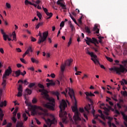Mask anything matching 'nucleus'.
<instances>
[{"mask_svg": "<svg viewBox=\"0 0 127 127\" xmlns=\"http://www.w3.org/2000/svg\"><path fill=\"white\" fill-rule=\"evenodd\" d=\"M68 90L69 91L68 92V95L70 98L71 99L72 101L74 102V105L71 107L72 111L74 113V115L73 117V119L76 125H78V123L81 121V118H80V114L79 113V112L78 111V108H77V100L75 97V93L74 92V90L73 89H71L70 88H68Z\"/></svg>", "mask_w": 127, "mask_h": 127, "instance_id": "1", "label": "nucleus"}, {"mask_svg": "<svg viewBox=\"0 0 127 127\" xmlns=\"http://www.w3.org/2000/svg\"><path fill=\"white\" fill-rule=\"evenodd\" d=\"M43 89H39V92L42 93V95H44L45 99H46L49 102L44 104V107L47 109H49L51 111H55V100L54 98H51L49 97V95L47 94L48 92L47 90L42 88Z\"/></svg>", "mask_w": 127, "mask_h": 127, "instance_id": "2", "label": "nucleus"}, {"mask_svg": "<svg viewBox=\"0 0 127 127\" xmlns=\"http://www.w3.org/2000/svg\"><path fill=\"white\" fill-rule=\"evenodd\" d=\"M122 64H120V67L114 66L109 68L110 71H112V73L116 72L117 74L121 75V73H125L127 71V60H124L122 62Z\"/></svg>", "mask_w": 127, "mask_h": 127, "instance_id": "3", "label": "nucleus"}, {"mask_svg": "<svg viewBox=\"0 0 127 127\" xmlns=\"http://www.w3.org/2000/svg\"><path fill=\"white\" fill-rule=\"evenodd\" d=\"M73 62V60L72 59L67 60L66 61L64 62V64H62L61 65L60 69L61 71L59 73L60 77L61 79H63L64 78V72L65 71V69L66 66H70L71 65V63Z\"/></svg>", "mask_w": 127, "mask_h": 127, "instance_id": "4", "label": "nucleus"}, {"mask_svg": "<svg viewBox=\"0 0 127 127\" xmlns=\"http://www.w3.org/2000/svg\"><path fill=\"white\" fill-rule=\"evenodd\" d=\"M67 107V103L63 99L62 102H60L59 108L60 109L59 117L60 118H65L67 116V112H63Z\"/></svg>", "mask_w": 127, "mask_h": 127, "instance_id": "5", "label": "nucleus"}, {"mask_svg": "<svg viewBox=\"0 0 127 127\" xmlns=\"http://www.w3.org/2000/svg\"><path fill=\"white\" fill-rule=\"evenodd\" d=\"M85 41H86V43L87 45H90V43H93L96 47H98V45H97V44H99V43H102V40H99L98 41L95 38H92L91 39V38L87 37H86V39H85Z\"/></svg>", "mask_w": 127, "mask_h": 127, "instance_id": "6", "label": "nucleus"}, {"mask_svg": "<svg viewBox=\"0 0 127 127\" xmlns=\"http://www.w3.org/2000/svg\"><path fill=\"white\" fill-rule=\"evenodd\" d=\"M38 36L40 37L39 38V41L38 42V44H40L41 43L44 42V41H46V39L48 36V32L47 31L43 32L42 36V34H41V32H39Z\"/></svg>", "mask_w": 127, "mask_h": 127, "instance_id": "7", "label": "nucleus"}, {"mask_svg": "<svg viewBox=\"0 0 127 127\" xmlns=\"http://www.w3.org/2000/svg\"><path fill=\"white\" fill-rule=\"evenodd\" d=\"M25 103L26 105H27L28 107H31L32 110V114L33 115H35L36 114V110H38L39 111H43V108L41 106H37L36 105H31V104H28V102L27 101H25Z\"/></svg>", "mask_w": 127, "mask_h": 127, "instance_id": "8", "label": "nucleus"}, {"mask_svg": "<svg viewBox=\"0 0 127 127\" xmlns=\"http://www.w3.org/2000/svg\"><path fill=\"white\" fill-rule=\"evenodd\" d=\"M50 118L53 119L52 120H51L50 119L45 120V122L46 124L48 125V127H51L52 125H56V124H57V120H56V119H55L54 115L50 114Z\"/></svg>", "mask_w": 127, "mask_h": 127, "instance_id": "9", "label": "nucleus"}, {"mask_svg": "<svg viewBox=\"0 0 127 127\" xmlns=\"http://www.w3.org/2000/svg\"><path fill=\"white\" fill-rule=\"evenodd\" d=\"M12 70L10 66H8V69L5 71L4 74L3 75L2 79L6 78L7 76H9L11 74Z\"/></svg>", "mask_w": 127, "mask_h": 127, "instance_id": "10", "label": "nucleus"}, {"mask_svg": "<svg viewBox=\"0 0 127 127\" xmlns=\"http://www.w3.org/2000/svg\"><path fill=\"white\" fill-rule=\"evenodd\" d=\"M85 94L86 95V99L90 102V103H93V101L89 97H95V94L92 93V92L89 93L88 92H85Z\"/></svg>", "mask_w": 127, "mask_h": 127, "instance_id": "11", "label": "nucleus"}, {"mask_svg": "<svg viewBox=\"0 0 127 127\" xmlns=\"http://www.w3.org/2000/svg\"><path fill=\"white\" fill-rule=\"evenodd\" d=\"M57 4H58V5H60V6L62 7L63 9H67V8L66 7V5L61 2L60 1H57Z\"/></svg>", "mask_w": 127, "mask_h": 127, "instance_id": "12", "label": "nucleus"}, {"mask_svg": "<svg viewBox=\"0 0 127 127\" xmlns=\"http://www.w3.org/2000/svg\"><path fill=\"white\" fill-rule=\"evenodd\" d=\"M55 85H56L55 82L53 80H51L50 82L47 83V87L49 88L50 86H55Z\"/></svg>", "mask_w": 127, "mask_h": 127, "instance_id": "13", "label": "nucleus"}, {"mask_svg": "<svg viewBox=\"0 0 127 127\" xmlns=\"http://www.w3.org/2000/svg\"><path fill=\"white\" fill-rule=\"evenodd\" d=\"M0 32L1 34L3 35V39L5 41H6V36H7V35L5 34V32H4V30L2 29H0Z\"/></svg>", "mask_w": 127, "mask_h": 127, "instance_id": "14", "label": "nucleus"}, {"mask_svg": "<svg viewBox=\"0 0 127 127\" xmlns=\"http://www.w3.org/2000/svg\"><path fill=\"white\" fill-rule=\"evenodd\" d=\"M86 53L88 54V55H90L91 57H93V58H97V56L94 54L93 52H90L89 50H87Z\"/></svg>", "mask_w": 127, "mask_h": 127, "instance_id": "15", "label": "nucleus"}, {"mask_svg": "<svg viewBox=\"0 0 127 127\" xmlns=\"http://www.w3.org/2000/svg\"><path fill=\"white\" fill-rule=\"evenodd\" d=\"M46 14L47 15V16H47L46 17V19H49L50 18H51L53 16V13H52V12H47V13H46Z\"/></svg>", "mask_w": 127, "mask_h": 127, "instance_id": "16", "label": "nucleus"}, {"mask_svg": "<svg viewBox=\"0 0 127 127\" xmlns=\"http://www.w3.org/2000/svg\"><path fill=\"white\" fill-rule=\"evenodd\" d=\"M93 31H96L95 32L97 34L99 33L100 30L99 29V28H98V25H94V27L93 28Z\"/></svg>", "mask_w": 127, "mask_h": 127, "instance_id": "17", "label": "nucleus"}, {"mask_svg": "<svg viewBox=\"0 0 127 127\" xmlns=\"http://www.w3.org/2000/svg\"><path fill=\"white\" fill-rule=\"evenodd\" d=\"M84 109H85V111L87 112V114H89V111H90V110H91V105L88 104V105H86V107H84Z\"/></svg>", "mask_w": 127, "mask_h": 127, "instance_id": "18", "label": "nucleus"}, {"mask_svg": "<svg viewBox=\"0 0 127 127\" xmlns=\"http://www.w3.org/2000/svg\"><path fill=\"white\" fill-rule=\"evenodd\" d=\"M53 95H55L57 96V99L59 101L60 100V98H59V96H60V93L58 91L54 92L53 93Z\"/></svg>", "mask_w": 127, "mask_h": 127, "instance_id": "19", "label": "nucleus"}, {"mask_svg": "<svg viewBox=\"0 0 127 127\" xmlns=\"http://www.w3.org/2000/svg\"><path fill=\"white\" fill-rule=\"evenodd\" d=\"M98 113L100 114V117L104 120V121L106 120V118H105V115H103V112H102V110H98Z\"/></svg>", "mask_w": 127, "mask_h": 127, "instance_id": "20", "label": "nucleus"}, {"mask_svg": "<svg viewBox=\"0 0 127 127\" xmlns=\"http://www.w3.org/2000/svg\"><path fill=\"white\" fill-rule=\"evenodd\" d=\"M124 55H127V44L124 45Z\"/></svg>", "mask_w": 127, "mask_h": 127, "instance_id": "21", "label": "nucleus"}, {"mask_svg": "<svg viewBox=\"0 0 127 127\" xmlns=\"http://www.w3.org/2000/svg\"><path fill=\"white\" fill-rule=\"evenodd\" d=\"M69 16H70V18H71V19L73 20V21L74 22V23H75V24H76L77 25H78V26H79V24H78L77 21H76V19L75 18H74V17H73V16H72L71 13H69Z\"/></svg>", "mask_w": 127, "mask_h": 127, "instance_id": "22", "label": "nucleus"}, {"mask_svg": "<svg viewBox=\"0 0 127 127\" xmlns=\"http://www.w3.org/2000/svg\"><path fill=\"white\" fill-rule=\"evenodd\" d=\"M121 84L122 85V86H124V85H125V84L126 85H127V80L125 79H123L122 81H120Z\"/></svg>", "mask_w": 127, "mask_h": 127, "instance_id": "23", "label": "nucleus"}, {"mask_svg": "<svg viewBox=\"0 0 127 127\" xmlns=\"http://www.w3.org/2000/svg\"><path fill=\"white\" fill-rule=\"evenodd\" d=\"M2 86L3 87V89H4V88H5V86H6V80L4 79V78H3Z\"/></svg>", "mask_w": 127, "mask_h": 127, "instance_id": "24", "label": "nucleus"}, {"mask_svg": "<svg viewBox=\"0 0 127 127\" xmlns=\"http://www.w3.org/2000/svg\"><path fill=\"white\" fill-rule=\"evenodd\" d=\"M3 114L2 113V110L0 108V121H2L3 118Z\"/></svg>", "mask_w": 127, "mask_h": 127, "instance_id": "25", "label": "nucleus"}, {"mask_svg": "<svg viewBox=\"0 0 127 127\" xmlns=\"http://www.w3.org/2000/svg\"><path fill=\"white\" fill-rule=\"evenodd\" d=\"M5 107L6 106V101H4V102H1L0 103V108H2V107Z\"/></svg>", "mask_w": 127, "mask_h": 127, "instance_id": "26", "label": "nucleus"}, {"mask_svg": "<svg viewBox=\"0 0 127 127\" xmlns=\"http://www.w3.org/2000/svg\"><path fill=\"white\" fill-rule=\"evenodd\" d=\"M104 110H105V114L106 116H109V112H110V110L106 108V107H104Z\"/></svg>", "mask_w": 127, "mask_h": 127, "instance_id": "27", "label": "nucleus"}, {"mask_svg": "<svg viewBox=\"0 0 127 127\" xmlns=\"http://www.w3.org/2000/svg\"><path fill=\"white\" fill-rule=\"evenodd\" d=\"M15 74L16 77H18L20 75H21V72L20 71V70H18L15 72Z\"/></svg>", "mask_w": 127, "mask_h": 127, "instance_id": "28", "label": "nucleus"}, {"mask_svg": "<svg viewBox=\"0 0 127 127\" xmlns=\"http://www.w3.org/2000/svg\"><path fill=\"white\" fill-rule=\"evenodd\" d=\"M31 61H32V63H36V64H38V63H39L38 60H36L33 58H31Z\"/></svg>", "mask_w": 127, "mask_h": 127, "instance_id": "29", "label": "nucleus"}, {"mask_svg": "<svg viewBox=\"0 0 127 127\" xmlns=\"http://www.w3.org/2000/svg\"><path fill=\"white\" fill-rule=\"evenodd\" d=\"M26 52H27L28 54H29V52H33V51L32 50V48H31V47H29L26 50Z\"/></svg>", "mask_w": 127, "mask_h": 127, "instance_id": "30", "label": "nucleus"}, {"mask_svg": "<svg viewBox=\"0 0 127 127\" xmlns=\"http://www.w3.org/2000/svg\"><path fill=\"white\" fill-rule=\"evenodd\" d=\"M85 30L86 32H87V33H88V34H90V33H91V30H90V28H89V27H85Z\"/></svg>", "mask_w": 127, "mask_h": 127, "instance_id": "31", "label": "nucleus"}, {"mask_svg": "<svg viewBox=\"0 0 127 127\" xmlns=\"http://www.w3.org/2000/svg\"><path fill=\"white\" fill-rule=\"evenodd\" d=\"M37 15L38 17H39V20H41V18H42V15L41 14V13L39 12V11L37 12Z\"/></svg>", "mask_w": 127, "mask_h": 127, "instance_id": "32", "label": "nucleus"}, {"mask_svg": "<svg viewBox=\"0 0 127 127\" xmlns=\"http://www.w3.org/2000/svg\"><path fill=\"white\" fill-rule=\"evenodd\" d=\"M23 118H24V122H26V120L28 119V117L26 116V113L23 114Z\"/></svg>", "mask_w": 127, "mask_h": 127, "instance_id": "33", "label": "nucleus"}, {"mask_svg": "<svg viewBox=\"0 0 127 127\" xmlns=\"http://www.w3.org/2000/svg\"><path fill=\"white\" fill-rule=\"evenodd\" d=\"M91 60L92 61H93V62H94V63H95V64H100V62H99L96 59L91 58Z\"/></svg>", "mask_w": 127, "mask_h": 127, "instance_id": "34", "label": "nucleus"}, {"mask_svg": "<svg viewBox=\"0 0 127 127\" xmlns=\"http://www.w3.org/2000/svg\"><path fill=\"white\" fill-rule=\"evenodd\" d=\"M25 4H26V5H27L28 4H30V5H31V4H32V3L29 1H28V0H25Z\"/></svg>", "mask_w": 127, "mask_h": 127, "instance_id": "35", "label": "nucleus"}, {"mask_svg": "<svg viewBox=\"0 0 127 127\" xmlns=\"http://www.w3.org/2000/svg\"><path fill=\"white\" fill-rule=\"evenodd\" d=\"M105 58H106L107 60H108V61H109V62H113V59L107 57V56H105Z\"/></svg>", "mask_w": 127, "mask_h": 127, "instance_id": "36", "label": "nucleus"}, {"mask_svg": "<svg viewBox=\"0 0 127 127\" xmlns=\"http://www.w3.org/2000/svg\"><path fill=\"white\" fill-rule=\"evenodd\" d=\"M23 124L21 123L17 122L16 125V127H22Z\"/></svg>", "mask_w": 127, "mask_h": 127, "instance_id": "37", "label": "nucleus"}, {"mask_svg": "<svg viewBox=\"0 0 127 127\" xmlns=\"http://www.w3.org/2000/svg\"><path fill=\"white\" fill-rule=\"evenodd\" d=\"M121 94L124 96V97H127V91H121Z\"/></svg>", "mask_w": 127, "mask_h": 127, "instance_id": "38", "label": "nucleus"}, {"mask_svg": "<svg viewBox=\"0 0 127 127\" xmlns=\"http://www.w3.org/2000/svg\"><path fill=\"white\" fill-rule=\"evenodd\" d=\"M71 43H72V38H70L68 41V42L67 43V47H69L70 45H71Z\"/></svg>", "mask_w": 127, "mask_h": 127, "instance_id": "39", "label": "nucleus"}, {"mask_svg": "<svg viewBox=\"0 0 127 127\" xmlns=\"http://www.w3.org/2000/svg\"><path fill=\"white\" fill-rule=\"evenodd\" d=\"M18 92H22V85H19V87L18 88Z\"/></svg>", "mask_w": 127, "mask_h": 127, "instance_id": "40", "label": "nucleus"}, {"mask_svg": "<svg viewBox=\"0 0 127 127\" xmlns=\"http://www.w3.org/2000/svg\"><path fill=\"white\" fill-rule=\"evenodd\" d=\"M26 92H27L28 95H31V93H32V91H31V90H30L28 88H27L26 89Z\"/></svg>", "mask_w": 127, "mask_h": 127, "instance_id": "41", "label": "nucleus"}, {"mask_svg": "<svg viewBox=\"0 0 127 127\" xmlns=\"http://www.w3.org/2000/svg\"><path fill=\"white\" fill-rule=\"evenodd\" d=\"M38 87L41 88V89H44V86L41 83L38 84Z\"/></svg>", "mask_w": 127, "mask_h": 127, "instance_id": "42", "label": "nucleus"}, {"mask_svg": "<svg viewBox=\"0 0 127 127\" xmlns=\"http://www.w3.org/2000/svg\"><path fill=\"white\" fill-rule=\"evenodd\" d=\"M20 60L21 62H22V63H24V64H26V61L24 59L20 58Z\"/></svg>", "mask_w": 127, "mask_h": 127, "instance_id": "43", "label": "nucleus"}, {"mask_svg": "<svg viewBox=\"0 0 127 127\" xmlns=\"http://www.w3.org/2000/svg\"><path fill=\"white\" fill-rule=\"evenodd\" d=\"M35 86V83H31L29 85V88H32V87H34Z\"/></svg>", "mask_w": 127, "mask_h": 127, "instance_id": "44", "label": "nucleus"}, {"mask_svg": "<svg viewBox=\"0 0 127 127\" xmlns=\"http://www.w3.org/2000/svg\"><path fill=\"white\" fill-rule=\"evenodd\" d=\"M22 96V91H18L17 97H21Z\"/></svg>", "mask_w": 127, "mask_h": 127, "instance_id": "45", "label": "nucleus"}, {"mask_svg": "<svg viewBox=\"0 0 127 127\" xmlns=\"http://www.w3.org/2000/svg\"><path fill=\"white\" fill-rule=\"evenodd\" d=\"M64 24H65L64 22L62 21L60 25V27H64Z\"/></svg>", "mask_w": 127, "mask_h": 127, "instance_id": "46", "label": "nucleus"}, {"mask_svg": "<svg viewBox=\"0 0 127 127\" xmlns=\"http://www.w3.org/2000/svg\"><path fill=\"white\" fill-rule=\"evenodd\" d=\"M6 6L7 8H10L11 7L10 4H9V3H7V2L6 3Z\"/></svg>", "mask_w": 127, "mask_h": 127, "instance_id": "47", "label": "nucleus"}, {"mask_svg": "<svg viewBox=\"0 0 127 127\" xmlns=\"http://www.w3.org/2000/svg\"><path fill=\"white\" fill-rule=\"evenodd\" d=\"M32 102L33 104H36L37 103V100H36V98H33L32 100Z\"/></svg>", "mask_w": 127, "mask_h": 127, "instance_id": "48", "label": "nucleus"}, {"mask_svg": "<svg viewBox=\"0 0 127 127\" xmlns=\"http://www.w3.org/2000/svg\"><path fill=\"white\" fill-rule=\"evenodd\" d=\"M82 16H81L78 20V21L79 22V23H80V24H82Z\"/></svg>", "mask_w": 127, "mask_h": 127, "instance_id": "49", "label": "nucleus"}, {"mask_svg": "<svg viewBox=\"0 0 127 127\" xmlns=\"http://www.w3.org/2000/svg\"><path fill=\"white\" fill-rule=\"evenodd\" d=\"M14 124H15L16 123V121H17V120L16 119V118H15V117H13L12 119Z\"/></svg>", "mask_w": 127, "mask_h": 127, "instance_id": "50", "label": "nucleus"}, {"mask_svg": "<svg viewBox=\"0 0 127 127\" xmlns=\"http://www.w3.org/2000/svg\"><path fill=\"white\" fill-rule=\"evenodd\" d=\"M43 9L44 11V12H45V13H47V12H48V9H47V8H44V7L43 6Z\"/></svg>", "mask_w": 127, "mask_h": 127, "instance_id": "51", "label": "nucleus"}, {"mask_svg": "<svg viewBox=\"0 0 127 127\" xmlns=\"http://www.w3.org/2000/svg\"><path fill=\"white\" fill-rule=\"evenodd\" d=\"M31 40L33 42H35V41H36V39L33 37H31Z\"/></svg>", "mask_w": 127, "mask_h": 127, "instance_id": "52", "label": "nucleus"}, {"mask_svg": "<svg viewBox=\"0 0 127 127\" xmlns=\"http://www.w3.org/2000/svg\"><path fill=\"white\" fill-rule=\"evenodd\" d=\"M112 99L113 100H114V101H115V102H118V99L116 98V95H113V97H112Z\"/></svg>", "mask_w": 127, "mask_h": 127, "instance_id": "53", "label": "nucleus"}, {"mask_svg": "<svg viewBox=\"0 0 127 127\" xmlns=\"http://www.w3.org/2000/svg\"><path fill=\"white\" fill-rule=\"evenodd\" d=\"M85 78H88V75L86 74H84V76L81 78V79L82 80H84V79H85Z\"/></svg>", "mask_w": 127, "mask_h": 127, "instance_id": "54", "label": "nucleus"}, {"mask_svg": "<svg viewBox=\"0 0 127 127\" xmlns=\"http://www.w3.org/2000/svg\"><path fill=\"white\" fill-rule=\"evenodd\" d=\"M115 114H117V115H121V114L120 113V112L118 110H116L115 111Z\"/></svg>", "mask_w": 127, "mask_h": 127, "instance_id": "55", "label": "nucleus"}, {"mask_svg": "<svg viewBox=\"0 0 127 127\" xmlns=\"http://www.w3.org/2000/svg\"><path fill=\"white\" fill-rule=\"evenodd\" d=\"M26 74V71L25 70H24L23 72H21V75H22V76H24V75H25Z\"/></svg>", "mask_w": 127, "mask_h": 127, "instance_id": "56", "label": "nucleus"}, {"mask_svg": "<svg viewBox=\"0 0 127 127\" xmlns=\"http://www.w3.org/2000/svg\"><path fill=\"white\" fill-rule=\"evenodd\" d=\"M16 66H17V68H20V67H22V65L20 64H16Z\"/></svg>", "mask_w": 127, "mask_h": 127, "instance_id": "57", "label": "nucleus"}, {"mask_svg": "<svg viewBox=\"0 0 127 127\" xmlns=\"http://www.w3.org/2000/svg\"><path fill=\"white\" fill-rule=\"evenodd\" d=\"M79 112H80V113H84V108H80Z\"/></svg>", "mask_w": 127, "mask_h": 127, "instance_id": "58", "label": "nucleus"}, {"mask_svg": "<svg viewBox=\"0 0 127 127\" xmlns=\"http://www.w3.org/2000/svg\"><path fill=\"white\" fill-rule=\"evenodd\" d=\"M0 52L2 54H3L4 53V51H3V49L2 48H0Z\"/></svg>", "mask_w": 127, "mask_h": 127, "instance_id": "59", "label": "nucleus"}, {"mask_svg": "<svg viewBox=\"0 0 127 127\" xmlns=\"http://www.w3.org/2000/svg\"><path fill=\"white\" fill-rule=\"evenodd\" d=\"M99 122H100V123L102 124V125H103V126H106V123L105 122H104L103 121L99 120Z\"/></svg>", "mask_w": 127, "mask_h": 127, "instance_id": "60", "label": "nucleus"}, {"mask_svg": "<svg viewBox=\"0 0 127 127\" xmlns=\"http://www.w3.org/2000/svg\"><path fill=\"white\" fill-rule=\"evenodd\" d=\"M35 2L37 4H39L41 2V1L40 0H37Z\"/></svg>", "mask_w": 127, "mask_h": 127, "instance_id": "61", "label": "nucleus"}, {"mask_svg": "<svg viewBox=\"0 0 127 127\" xmlns=\"http://www.w3.org/2000/svg\"><path fill=\"white\" fill-rule=\"evenodd\" d=\"M11 126H12V124L11 123H8L6 127H11Z\"/></svg>", "mask_w": 127, "mask_h": 127, "instance_id": "62", "label": "nucleus"}, {"mask_svg": "<svg viewBox=\"0 0 127 127\" xmlns=\"http://www.w3.org/2000/svg\"><path fill=\"white\" fill-rule=\"evenodd\" d=\"M50 76H51V77L52 78H55V74H54V73H52V74L50 75Z\"/></svg>", "mask_w": 127, "mask_h": 127, "instance_id": "63", "label": "nucleus"}, {"mask_svg": "<svg viewBox=\"0 0 127 127\" xmlns=\"http://www.w3.org/2000/svg\"><path fill=\"white\" fill-rule=\"evenodd\" d=\"M16 50L18 52H21V49H20L19 48H16Z\"/></svg>", "mask_w": 127, "mask_h": 127, "instance_id": "64", "label": "nucleus"}]
</instances>
